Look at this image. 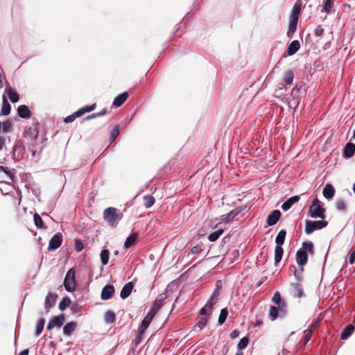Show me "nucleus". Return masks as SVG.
I'll return each instance as SVG.
<instances>
[{
    "label": "nucleus",
    "mask_w": 355,
    "mask_h": 355,
    "mask_svg": "<svg viewBox=\"0 0 355 355\" xmlns=\"http://www.w3.org/2000/svg\"><path fill=\"white\" fill-rule=\"evenodd\" d=\"M323 205L317 198H314L309 207V216L313 218L324 219L326 209Z\"/></svg>",
    "instance_id": "1"
},
{
    "label": "nucleus",
    "mask_w": 355,
    "mask_h": 355,
    "mask_svg": "<svg viewBox=\"0 0 355 355\" xmlns=\"http://www.w3.org/2000/svg\"><path fill=\"white\" fill-rule=\"evenodd\" d=\"M218 291L216 289L207 302L206 304L200 309V315L209 317L211 314L213 307L217 302L216 297L218 295Z\"/></svg>",
    "instance_id": "2"
},
{
    "label": "nucleus",
    "mask_w": 355,
    "mask_h": 355,
    "mask_svg": "<svg viewBox=\"0 0 355 355\" xmlns=\"http://www.w3.org/2000/svg\"><path fill=\"white\" fill-rule=\"evenodd\" d=\"M328 223L324 219L312 221L307 220L305 223V232L307 234L313 233L315 230H319L327 225Z\"/></svg>",
    "instance_id": "3"
},
{
    "label": "nucleus",
    "mask_w": 355,
    "mask_h": 355,
    "mask_svg": "<svg viewBox=\"0 0 355 355\" xmlns=\"http://www.w3.org/2000/svg\"><path fill=\"white\" fill-rule=\"evenodd\" d=\"M64 285L65 289L69 292H71L75 290L76 283L75 270L73 268L69 269L67 272L64 280Z\"/></svg>",
    "instance_id": "4"
},
{
    "label": "nucleus",
    "mask_w": 355,
    "mask_h": 355,
    "mask_svg": "<svg viewBox=\"0 0 355 355\" xmlns=\"http://www.w3.org/2000/svg\"><path fill=\"white\" fill-rule=\"evenodd\" d=\"M103 217L106 222L111 226H115L119 220L117 210L114 207H109L105 209Z\"/></svg>",
    "instance_id": "5"
},
{
    "label": "nucleus",
    "mask_w": 355,
    "mask_h": 355,
    "mask_svg": "<svg viewBox=\"0 0 355 355\" xmlns=\"http://www.w3.org/2000/svg\"><path fill=\"white\" fill-rule=\"evenodd\" d=\"M62 242V236L60 233L55 234L50 240L48 246L49 251L55 250L58 248Z\"/></svg>",
    "instance_id": "6"
},
{
    "label": "nucleus",
    "mask_w": 355,
    "mask_h": 355,
    "mask_svg": "<svg viewBox=\"0 0 355 355\" xmlns=\"http://www.w3.org/2000/svg\"><path fill=\"white\" fill-rule=\"evenodd\" d=\"M153 318H154L153 315H152L149 313H147V315L145 316V318L142 320L140 327L138 329V336L139 337L141 336V335L145 332L146 329L150 325Z\"/></svg>",
    "instance_id": "7"
},
{
    "label": "nucleus",
    "mask_w": 355,
    "mask_h": 355,
    "mask_svg": "<svg viewBox=\"0 0 355 355\" xmlns=\"http://www.w3.org/2000/svg\"><path fill=\"white\" fill-rule=\"evenodd\" d=\"M58 295L53 293H49L46 297L44 306L48 313L50 309L55 304Z\"/></svg>",
    "instance_id": "8"
},
{
    "label": "nucleus",
    "mask_w": 355,
    "mask_h": 355,
    "mask_svg": "<svg viewBox=\"0 0 355 355\" xmlns=\"http://www.w3.org/2000/svg\"><path fill=\"white\" fill-rule=\"evenodd\" d=\"M64 321L65 318L63 315L55 316L49 320L47 324V329H51L54 328L55 326L61 327L64 324Z\"/></svg>",
    "instance_id": "9"
},
{
    "label": "nucleus",
    "mask_w": 355,
    "mask_h": 355,
    "mask_svg": "<svg viewBox=\"0 0 355 355\" xmlns=\"http://www.w3.org/2000/svg\"><path fill=\"white\" fill-rule=\"evenodd\" d=\"M114 292V286L112 285H106L103 287L101 292V298L103 300H109L112 297Z\"/></svg>",
    "instance_id": "10"
},
{
    "label": "nucleus",
    "mask_w": 355,
    "mask_h": 355,
    "mask_svg": "<svg viewBox=\"0 0 355 355\" xmlns=\"http://www.w3.org/2000/svg\"><path fill=\"white\" fill-rule=\"evenodd\" d=\"M281 216V212L279 210L273 211L267 218V223L269 226L275 225Z\"/></svg>",
    "instance_id": "11"
},
{
    "label": "nucleus",
    "mask_w": 355,
    "mask_h": 355,
    "mask_svg": "<svg viewBox=\"0 0 355 355\" xmlns=\"http://www.w3.org/2000/svg\"><path fill=\"white\" fill-rule=\"evenodd\" d=\"M302 8V1L301 0H297L293 7L290 18L291 19H298L299 15L301 12Z\"/></svg>",
    "instance_id": "12"
},
{
    "label": "nucleus",
    "mask_w": 355,
    "mask_h": 355,
    "mask_svg": "<svg viewBox=\"0 0 355 355\" xmlns=\"http://www.w3.org/2000/svg\"><path fill=\"white\" fill-rule=\"evenodd\" d=\"M308 260V254L305 250H298L296 254V261L300 266H304Z\"/></svg>",
    "instance_id": "13"
},
{
    "label": "nucleus",
    "mask_w": 355,
    "mask_h": 355,
    "mask_svg": "<svg viewBox=\"0 0 355 355\" xmlns=\"http://www.w3.org/2000/svg\"><path fill=\"white\" fill-rule=\"evenodd\" d=\"M162 305L163 300L162 298H156L148 313L155 316L158 311L161 309Z\"/></svg>",
    "instance_id": "14"
},
{
    "label": "nucleus",
    "mask_w": 355,
    "mask_h": 355,
    "mask_svg": "<svg viewBox=\"0 0 355 355\" xmlns=\"http://www.w3.org/2000/svg\"><path fill=\"white\" fill-rule=\"evenodd\" d=\"M133 284L132 282H128L124 285L123 287L120 296L122 299L127 298L131 293L133 289Z\"/></svg>",
    "instance_id": "15"
},
{
    "label": "nucleus",
    "mask_w": 355,
    "mask_h": 355,
    "mask_svg": "<svg viewBox=\"0 0 355 355\" xmlns=\"http://www.w3.org/2000/svg\"><path fill=\"white\" fill-rule=\"evenodd\" d=\"M323 196L325 198L330 200L335 194V189L331 184H327L322 191Z\"/></svg>",
    "instance_id": "16"
},
{
    "label": "nucleus",
    "mask_w": 355,
    "mask_h": 355,
    "mask_svg": "<svg viewBox=\"0 0 355 355\" xmlns=\"http://www.w3.org/2000/svg\"><path fill=\"white\" fill-rule=\"evenodd\" d=\"M77 327V322H67L63 327V332L66 336H71Z\"/></svg>",
    "instance_id": "17"
},
{
    "label": "nucleus",
    "mask_w": 355,
    "mask_h": 355,
    "mask_svg": "<svg viewBox=\"0 0 355 355\" xmlns=\"http://www.w3.org/2000/svg\"><path fill=\"white\" fill-rule=\"evenodd\" d=\"M128 96V94L127 92L120 94L114 99L113 105L116 107H120L127 100Z\"/></svg>",
    "instance_id": "18"
},
{
    "label": "nucleus",
    "mask_w": 355,
    "mask_h": 355,
    "mask_svg": "<svg viewBox=\"0 0 355 355\" xmlns=\"http://www.w3.org/2000/svg\"><path fill=\"white\" fill-rule=\"evenodd\" d=\"M354 153H355V145L352 143L347 144L344 148V152H343L344 157L346 158H350L354 155Z\"/></svg>",
    "instance_id": "19"
},
{
    "label": "nucleus",
    "mask_w": 355,
    "mask_h": 355,
    "mask_svg": "<svg viewBox=\"0 0 355 355\" xmlns=\"http://www.w3.org/2000/svg\"><path fill=\"white\" fill-rule=\"evenodd\" d=\"M300 47V44L297 40L293 41L287 48V53L288 55L295 54Z\"/></svg>",
    "instance_id": "20"
},
{
    "label": "nucleus",
    "mask_w": 355,
    "mask_h": 355,
    "mask_svg": "<svg viewBox=\"0 0 355 355\" xmlns=\"http://www.w3.org/2000/svg\"><path fill=\"white\" fill-rule=\"evenodd\" d=\"M18 114L20 117L28 119L31 117V112L26 105H20L17 109Z\"/></svg>",
    "instance_id": "21"
},
{
    "label": "nucleus",
    "mask_w": 355,
    "mask_h": 355,
    "mask_svg": "<svg viewBox=\"0 0 355 355\" xmlns=\"http://www.w3.org/2000/svg\"><path fill=\"white\" fill-rule=\"evenodd\" d=\"M299 200H300V198L298 196H293V197L290 198L289 199H288L285 202H284L282 204V208L284 211L288 210L292 207V205L294 203L298 202Z\"/></svg>",
    "instance_id": "22"
},
{
    "label": "nucleus",
    "mask_w": 355,
    "mask_h": 355,
    "mask_svg": "<svg viewBox=\"0 0 355 355\" xmlns=\"http://www.w3.org/2000/svg\"><path fill=\"white\" fill-rule=\"evenodd\" d=\"M138 238V234L137 233H133L131 235H130L125 240L124 243V247L125 248H129L132 247V245L136 244L137 239Z\"/></svg>",
    "instance_id": "23"
},
{
    "label": "nucleus",
    "mask_w": 355,
    "mask_h": 355,
    "mask_svg": "<svg viewBox=\"0 0 355 355\" xmlns=\"http://www.w3.org/2000/svg\"><path fill=\"white\" fill-rule=\"evenodd\" d=\"M298 19H291L287 36L291 38L296 31Z\"/></svg>",
    "instance_id": "24"
},
{
    "label": "nucleus",
    "mask_w": 355,
    "mask_h": 355,
    "mask_svg": "<svg viewBox=\"0 0 355 355\" xmlns=\"http://www.w3.org/2000/svg\"><path fill=\"white\" fill-rule=\"evenodd\" d=\"M354 327L352 324L347 325L341 334L340 338L343 340L348 338L354 332Z\"/></svg>",
    "instance_id": "25"
},
{
    "label": "nucleus",
    "mask_w": 355,
    "mask_h": 355,
    "mask_svg": "<svg viewBox=\"0 0 355 355\" xmlns=\"http://www.w3.org/2000/svg\"><path fill=\"white\" fill-rule=\"evenodd\" d=\"M6 91L11 102L17 103L19 101V94L15 90L12 89L11 87H8L6 89Z\"/></svg>",
    "instance_id": "26"
},
{
    "label": "nucleus",
    "mask_w": 355,
    "mask_h": 355,
    "mask_svg": "<svg viewBox=\"0 0 355 355\" xmlns=\"http://www.w3.org/2000/svg\"><path fill=\"white\" fill-rule=\"evenodd\" d=\"M284 250L282 247V245H276L275 249V263H278L283 256Z\"/></svg>",
    "instance_id": "27"
},
{
    "label": "nucleus",
    "mask_w": 355,
    "mask_h": 355,
    "mask_svg": "<svg viewBox=\"0 0 355 355\" xmlns=\"http://www.w3.org/2000/svg\"><path fill=\"white\" fill-rule=\"evenodd\" d=\"M286 232L284 230L279 231L276 236L275 242L277 245H282L284 243Z\"/></svg>",
    "instance_id": "28"
},
{
    "label": "nucleus",
    "mask_w": 355,
    "mask_h": 355,
    "mask_svg": "<svg viewBox=\"0 0 355 355\" xmlns=\"http://www.w3.org/2000/svg\"><path fill=\"white\" fill-rule=\"evenodd\" d=\"M10 112V105L8 102V101L3 98L2 107L1 109V113L3 115H8Z\"/></svg>",
    "instance_id": "29"
},
{
    "label": "nucleus",
    "mask_w": 355,
    "mask_h": 355,
    "mask_svg": "<svg viewBox=\"0 0 355 355\" xmlns=\"http://www.w3.org/2000/svg\"><path fill=\"white\" fill-rule=\"evenodd\" d=\"M208 319V316L200 315L198 317V322L196 324V327H198L201 330L207 324Z\"/></svg>",
    "instance_id": "30"
},
{
    "label": "nucleus",
    "mask_w": 355,
    "mask_h": 355,
    "mask_svg": "<svg viewBox=\"0 0 355 355\" xmlns=\"http://www.w3.org/2000/svg\"><path fill=\"white\" fill-rule=\"evenodd\" d=\"M110 257L109 250L107 249H104L101 252V260L103 266H105L107 264Z\"/></svg>",
    "instance_id": "31"
},
{
    "label": "nucleus",
    "mask_w": 355,
    "mask_h": 355,
    "mask_svg": "<svg viewBox=\"0 0 355 355\" xmlns=\"http://www.w3.org/2000/svg\"><path fill=\"white\" fill-rule=\"evenodd\" d=\"M223 233V229L218 230L211 233L209 235L208 239L211 242L216 241L222 235Z\"/></svg>",
    "instance_id": "32"
},
{
    "label": "nucleus",
    "mask_w": 355,
    "mask_h": 355,
    "mask_svg": "<svg viewBox=\"0 0 355 355\" xmlns=\"http://www.w3.org/2000/svg\"><path fill=\"white\" fill-rule=\"evenodd\" d=\"M144 206L146 208H150L152 207L155 203V198L153 196L150 195H147L144 197Z\"/></svg>",
    "instance_id": "33"
},
{
    "label": "nucleus",
    "mask_w": 355,
    "mask_h": 355,
    "mask_svg": "<svg viewBox=\"0 0 355 355\" xmlns=\"http://www.w3.org/2000/svg\"><path fill=\"white\" fill-rule=\"evenodd\" d=\"M302 250L306 252H309L311 254H313V244L311 241H306L303 243Z\"/></svg>",
    "instance_id": "34"
},
{
    "label": "nucleus",
    "mask_w": 355,
    "mask_h": 355,
    "mask_svg": "<svg viewBox=\"0 0 355 355\" xmlns=\"http://www.w3.org/2000/svg\"><path fill=\"white\" fill-rule=\"evenodd\" d=\"M70 303H71V300H70L69 297H64L62 298V300H61V302L59 304V309L61 311H64L70 305Z\"/></svg>",
    "instance_id": "35"
},
{
    "label": "nucleus",
    "mask_w": 355,
    "mask_h": 355,
    "mask_svg": "<svg viewBox=\"0 0 355 355\" xmlns=\"http://www.w3.org/2000/svg\"><path fill=\"white\" fill-rule=\"evenodd\" d=\"M237 214H238V211H232L229 214H227V215L224 216L223 218H222V220L225 223H230V221H232L234 219V218Z\"/></svg>",
    "instance_id": "36"
},
{
    "label": "nucleus",
    "mask_w": 355,
    "mask_h": 355,
    "mask_svg": "<svg viewBox=\"0 0 355 355\" xmlns=\"http://www.w3.org/2000/svg\"><path fill=\"white\" fill-rule=\"evenodd\" d=\"M279 313V311L278 310L277 306H271L269 310V315L270 317L271 320H275L277 319L278 315Z\"/></svg>",
    "instance_id": "37"
},
{
    "label": "nucleus",
    "mask_w": 355,
    "mask_h": 355,
    "mask_svg": "<svg viewBox=\"0 0 355 355\" xmlns=\"http://www.w3.org/2000/svg\"><path fill=\"white\" fill-rule=\"evenodd\" d=\"M227 315H228V311L227 309H223L220 311V315L218 318V323L220 324H222L225 322V321L227 319Z\"/></svg>",
    "instance_id": "38"
},
{
    "label": "nucleus",
    "mask_w": 355,
    "mask_h": 355,
    "mask_svg": "<svg viewBox=\"0 0 355 355\" xmlns=\"http://www.w3.org/2000/svg\"><path fill=\"white\" fill-rule=\"evenodd\" d=\"M105 320L107 323H112L116 320V315L111 311H107L105 315Z\"/></svg>",
    "instance_id": "39"
},
{
    "label": "nucleus",
    "mask_w": 355,
    "mask_h": 355,
    "mask_svg": "<svg viewBox=\"0 0 355 355\" xmlns=\"http://www.w3.org/2000/svg\"><path fill=\"white\" fill-rule=\"evenodd\" d=\"M277 309L279 311L280 315H284L286 313V303L282 300L279 304H277Z\"/></svg>",
    "instance_id": "40"
},
{
    "label": "nucleus",
    "mask_w": 355,
    "mask_h": 355,
    "mask_svg": "<svg viewBox=\"0 0 355 355\" xmlns=\"http://www.w3.org/2000/svg\"><path fill=\"white\" fill-rule=\"evenodd\" d=\"M44 323H45V320L43 318L40 319L38 321L37 326H36V331H35V334L37 336H39L42 333V331L44 329Z\"/></svg>",
    "instance_id": "41"
},
{
    "label": "nucleus",
    "mask_w": 355,
    "mask_h": 355,
    "mask_svg": "<svg viewBox=\"0 0 355 355\" xmlns=\"http://www.w3.org/2000/svg\"><path fill=\"white\" fill-rule=\"evenodd\" d=\"M1 125L3 132H8L12 129V123L8 120L3 122L2 123H0V128H1Z\"/></svg>",
    "instance_id": "42"
},
{
    "label": "nucleus",
    "mask_w": 355,
    "mask_h": 355,
    "mask_svg": "<svg viewBox=\"0 0 355 355\" xmlns=\"http://www.w3.org/2000/svg\"><path fill=\"white\" fill-rule=\"evenodd\" d=\"M292 286L294 288L295 291V295L297 297H301L302 296L303 291L300 285L298 283H293Z\"/></svg>",
    "instance_id": "43"
},
{
    "label": "nucleus",
    "mask_w": 355,
    "mask_h": 355,
    "mask_svg": "<svg viewBox=\"0 0 355 355\" xmlns=\"http://www.w3.org/2000/svg\"><path fill=\"white\" fill-rule=\"evenodd\" d=\"M34 223L37 227L43 228V221L39 214H35L33 216Z\"/></svg>",
    "instance_id": "44"
},
{
    "label": "nucleus",
    "mask_w": 355,
    "mask_h": 355,
    "mask_svg": "<svg viewBox=\"0 0 355 355\" xmlns=\"http://www.w3.org/2000/svg\"><path fill=\"white\" fill-rule=\"evenodd\" d=\"M249 343V340L247 337L242 338L238 343V347L240 349H245Z\"/></svg>",
    "instance_id": "45"
},
{
    "label": "nucleus",
    "mask_w": 355,
    "mask_h": 355,
    "mask_svg": "<svg viewBox=\"0 0 355 355\" xmlns=\"http://www.w3.org/2000/svg\"><path fill=\"white\" fill-rule=\"evenodd\" d=\"M336 209L339 211H345L346 209V205L343 200H338L336 203Z\"/></svg>",
    "instance_id": "46"
},
{
    "label": "nucleus",
    "mask_w": 355,
    "mask_h": 355,
    "mask_svg": "<svg viewBox=\"0 0 355 355\" xmlns=\"http://www.w3.org/2000/svg\"><path fill=\"white\" fill-rule=\"evenodd\" d=\"M304 338L303 340V345H305L309 341L313 332H311V331H309L306 329L304 331Z\"/></svg>",
    "instance_id": "47"
},
{
    "label": "nucleus",
    "mask_w": 355,
    "mask_h": 355,
    "mask_svg": "<svg viewBox=\"0 0 355 355\" xmlns=\"http://www.w3.org/2000/svg\"><path fill=\"white\" fill-rule=\"evenodd\" d=\"M347 259L350 264H353L355 261V250H350L348 255H347Z\"/></svg>",
    "instance_id": "48"
},
{
    "label": "nucleus",
    "mask_w": 355,
    "mask_h": 355,
    "mask_svg": "<svg viewBox=\"0 0 355 355\" xmlns=\"http://www.w3.org/2000/svg\"><path fill=\"white\" fill-rule=\"evenodd\" d=\"M119 135V126L118 125H115L113 128L111 137H112V141H114Z\"/></svg>",
    "instance_id": "49"
},
{
    "label": "nucleus",
    "mask_w": 355,
    "mask_h": 355,
    "mask_svg": "<svg viewBox=\"0 0 355 355\" xmlns=\"http://www.w3.org/2000/svg\"><path fill=\"white\" fill-rule=\"evenodd\" d=\"M272 300L275 304H279L283 300L281 297L280 293L278 291H277L274 294Z\"/></svg>",
    "instance_id": "50"
},
{
    "label": "nucleus",
    "mask_w": 355,
    "mask_h": 355,
    "mask_svg": "<svg viewBox=\"0 0 355 355\" xmlns=\"http://www.w3.org/2000/svg\"><path fill=\"white\" fill-rule=\"evenodd\" d=\"M293 75L292 71H287L285 75L284 80L288 84H291L293 82Z\"/></svg>",
    "instance_id": "51"
},
{
    "label": "nucleus",
    "mask_w": 355,
    "mask_h": 355,
    "mask_svg": "<svg viewBox=\"0 0 355 355\" xmlns=\"http://www.w3.org/2000/svg\"><path fill=\"white\" fill-rule=\"evenodd\" d=\"M332 8V0H326L323 10L326 12H329Z\"/></svg>",
    "instance_id": "52"
},
{
    "label": "nucleus",
    "mask_w": 355,
    "mask_h": 355,
    "mask_svg": "<svg viewBox=\"0 0 355 355\" xmlns=\"http://www.w3.org/2000/svg\"><path fill=\"white\" fill-rule=\"evenodd\" d=\"M202 250V245H196L191 249V252L193 254H197Z\"/></svg>",
    "instance_id": "53"
},
{
    "label": "nucleus",
    "mask_w": 355,
    "mask_h": 355,
    "mask_svg": "<svg viewBox=\"0 0 355 355\" xmlns=\"http://www.w3.org/2000/svg\"><path fill=\"white\" fill-rule=\"evenodd\" d=\"M314 33H315V36L320 37L324 33V29L322 28V27L321 26H318L315 28Z\"/></svg>",
    "instance_id": "54"
},
{
    "label": "nucleus",
    "mask_w": 355,
    "mask_h": 355,
    "mask_svg": "<svg viewBox=\"0 0 355 355\" xmlns=\"http://www.w3.org/2000/svg\"><path fill=\"white\" fill-rule=\"evenodd\" d=\"M319 321H315L313 322L309 327V328L307 329L309 331H311V332H313V331L318 327L319 325Z\"/></svg>",
    "instance_id": "55"
},
{
    "label": "nucleus",
    "mask_w": 355,
    "mask_h": 355,
    "mask_svg": "<svg viewBox=\"0 0 355 355\" xmlns=\"http://www.w3.org/2000/svg\"><path fill=\"white\" fill-rule=\"evenodd\" d=\"M239 336V331L237 329H234L231 334L230 337L234 339L237 338Z\"/></svg>",
    "instance_id": "56"
},
{
    "label": "nucleus",
    "mask_w": 355,
    "mask_h": 355,
    "mask_svg": "<svg viewBox=\"0 0 355 355\" xmlns=\"http://www.w3.org/2000/svg\"><path fill=\"white\" fill-rule=\"evenodd\" d=\"M76 116L73 114L72 115H70V116H68L66 119H65V121L67 123H70V122H72L75 119H76Z\"/></svg>",
    "instance_id": "57"
},
{
    "label": "nucleus",
    "mask_w": 355,
    "mask_h": 355,
    "mask_svg": "<svg viewBox=\"0 0 355 355\" xmlns=\"http://www.w3.org/2000/svg\"><path fill=\"white\" fill-rule=\"evenodd\" d=\"M94 107H95V105H92L91 106L84 107L83 109H84L85 112H90V111L93 110L94 109Z\"/></svg>",
    "instance_id": "58"
},
{
    "label": "nucleus",
    "mask_w": 355,
    "mask_h": 355,
    "mask_svg": "<svg viewBox=\"0 0 355 355\" xmlns=\"http://www.w3.org/2000/svg\"><path fill=\"white\" fill-rule=\"evenodd\" d=\"M85 112L83 107L74 113L76 117H79L83 115Z\"/></svg>",
    "instance_id": "59"
},
{
    "label": "nucleus",
    "mask_w": 355,
    "mask_h": 355,
    "mask_svg": "<svg viewBox=\"0 0 355 355\" xmlns=\"http://www.w3.org/2000/svg\"><path fill=\"white\" fill-rule=\"evenodd\" d=\"M4 146H5V139H4V138L0 137V150H2Z\"/></svg>",
    "instance_id": "60"
},
{
    "label": "nucleus",
    "mask_w": 355,
    "mask_h": 355,
    "mask_svg": "<svg viewBox=\"0 0 355 355\" xmlns=\"http://www.w3.org/2000/svg\"><path fill=\"white\" fill-rule=\"evenodd\" d=\"M82 249H83V245H82V243H80V244H79V243L77 242V243H76V250L79 252V251L82 250Z\"/></svg>",
    "instance_id": "61"
},
{
    "label": "nucleus",
    "mask_w": 355,
    "mask_h": 355,
    "mask_svg": "<svg viewBox=\"0 0 355 355\" xmlns=\"http://www.w3.org/2000/svg\"><path fill=\"white\" fill-rule=\"evenodd\" d=\"M29 351L28 349H26L23 351H21L19 355H28Z\"/></svg>",
    "instance_id": "62"
},
{
    "label": "nucleus",
    "mask_w": 355,
    "mask_h": 355,
    "mask_svg": "<svg viewBox=\"0 0 355 355\" xmlns=\"http://www.w3.org/2000/svg\"><path fill=\"white\" fill-rule=\"evenodd\" d=\"M105 114V110H102L101 112H98V113H96V115H97L98 116H101L104 115Z\"/></svg>",
    "instance_id": "63"
},
{
    "label": "nucleus",
    "mask_w": 355,
    "mask_h": 355,
    "mask_svg": "<svg viewBox=\"0 0 355 355\" xmlns=\"http://www.w3.org/2000/svg\"><path fill=\"white\" fill-rule=\"evenodd\" d=\"M97 116H98L96 115V113H94L91 116H87V119H92V118H95V117H97Z\"/></svg>",
    "instance_id": "64"
}]
</instances>
